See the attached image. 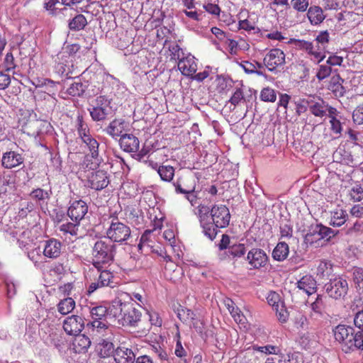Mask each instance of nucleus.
<instances>
[{"label": "nucleus", "instance_id": "nucleus-58", "mask_svg": "<svg viewBox=\"0 0 363 363\" xmlns=\"http://www.w3.org/2000/svg\"><path fill=\"white\" fill-rule=\"evenodd\" d=\"M280 233L281 238H291L293 234V228L289 222H282L280 224Z\"/></svg>", "mask_w": 363, "mask_h": 363}, {"label": "nucleus", "instance_id": "nucleus-44", "mask_svg": "<svg viewBox=\"0 0 363 363\" xmlns=\"http://www.w3.org/2000/svg\"><path fill=\"white\" fill-rule=\"evenodd\" d=\"M2 66L4 71L7 72L13 71L16 67V64L12 52H9L6 53Z\"/></svg>", "mask_w": 363, "mask_h": 363}, {"label": "nucleus", "instance_id": "nucleus-30", "mask_svg": "<svg viewBox=\"0 0 363 363\" xmlns=\"http://www.w3.org/2000/svg\"><path fill=\"white\" fill-rule=\"evenodd\" d=\"M307 16L313 25L320 24L325 18L323 9L318 6H311L308 10Z\"/></svg>", "mask_w": 363, "mask_h": 363}, {"label": "nucleus", "instance_id": "nucleus-24", "mask_svg": "<svg viewBox=\"0 0 363 363\" xmlns=\"http://www.w3.org/2000/svg\"><path fill=\"white\" fill-rule=\"evenodd\" d=\"M62 243L56 239L52 238L45 241L43 255L50 259L60 257L62 250Z\"/></svg>", "mask_w": 363, "mask_h": 363}, {"label": "nucleus", "instance_id": "nucleus-37", "mask_svg": "<svg viewBox=\"0 0 363 363\" xmlns=\"http://www.w3.org/2000/svg\"><path fill=\"white\" fill-rule=\"evenodd\" d=\"M109 311V308H107L104 306H97L90 308L89 313L91 320L101 321L106 320V315Z\"/></svg>", "mask_w": 363, "mask_h": 363}, {"label": "nucleus", "instance_id": "nucleus-43", "mask_svg": "<svg viewBox=\"0 0 363 363\" xmlns=\"http://www.w3.org/2000/svg\"><path fill=\"white\" fill-rule=\"evenodd\" d=\"M260 99L265 102H274L277 99L274 89L270 87L264 88L260 92Z\"/></svg>", "mask_w": 363, "mask_h": 363}, {"label": "nucleus", "instance_id": "nucleus-53", "mask_svg": "<svg viewBox=\"0 0 363 363\" xmlns=\"http://www.w3.org/2000/svg\"><path fill=\"white\" fill-rule=\"evenodd\" d=\"M30 196L36 201H44L50 198V194L47 191L38 188L32 191Z\"/></svg>", "mask_w": 363, "mask_h": 363}, {"label": "nucleus", "instance_id": "nucleus-38", "mask_svg": "<svg viewBox=\"0 0 363 363\" xmlns=\"http://www.w3.org/2000/svg\"><path fill=\"white\" fill-rule=\"evenodd\" d=\"M87 25V20L82 14L75 16L69 23V28L72 30L79 31L83 30Z\"/></svg>", "mask_w": 363, "mask_h": 363}, {"label": "nucleus", "instance_id": "nucleus-23", "mask_svg": "<svg viewBox=\"0 0 363 363\" xmlns=\"http://www.w3.org/2000/svg\"><path fill=\"white\" fill-rule=\"evenodd\" d=\"M177 65L182 74L186 77H192L197 70V65L194 61V57L192 56H187L180 59Z\"/></svg>", "mask_w": 363, "mask_h": 363}, {"label": "nucleus", "instance_id": "nucleus-60", "mask_svg": "<svg viewBox=\"0 0 363 363\" xmlns=\"http://www.w3.org/2000/svg\"><path fill=\"white\" fill-rule=\"evenodd\" d=\"M11 82V76L4 71H0V90H5L10 85Z\"/></svg>", "mask_w": 363, "mask_h": 363}, {"label": "nucleus", "instance_id": "nucleus-22", "mask_svg": "<svg viewBox=\"0 0 363 363\" xmlns=\"http://www.w3.org/2000/svg\"><path fill=\"white\" fill-rule=\"evenodd\" d=\"M113 357L116 363H134L135 360L133 351L124 346H119L116 349Z\"/></svg>", "mask_w": 363, "mask_h": 363}, {"label": "nucleus", "instance_id": "nucleus-14", "mask_svg": "<svg viewBox=\"0 0 363 363\" xmlns=\"http://www.w3.org/2000/svg\"><path fill=\"white\" fill-rule=\"evenodd\" d=\"M88 186L96 191L105 189L109 184V177L104 170H97L88 177Z\"/></svg>", "mask_w": 363, "mask_h": 363}, {"label": "nucleus", "instance_id": "nucleus-33", "mask_svg": "<svg viewBox=\"0 0 363 363\" xmlns=\"http://www.w3.org/2000/svg\"><path fill=\"white\" fill-rule=\"evenodd\" d=\"M289 253V245L285 242H279L272 252V257L277 261H284Z\"/></svg>", "mask_w": 363, "mask_h": 363}, {"label": "nucleus", "instance_id": "nucleus-56", "mask_svg": "<svg viewBox=\"0 0 363 363\" xmlns=\"http://www.w3.org/2000/svg\"><path fill=\"white\" fill-rule=\"evenodd\" d=\"M352 119L354 123L363 124V105L358 106L352 113Z\"/></svg>", "mask_w": 363, "mask_h": 363}, {"label": "nucleus", "instance_id": "nucleus-13", "mask_svg": "<svg viewBox=\"0 0 363 363\" xmlns=\"http://www.w3.org/2000/svg\"><path fill=\"white\" fill-rule=\"evenodd\" d=\"M84 319L77 315L67 317L63 321V329L67 335H74L80 333L84 328Z\"/></svg>", "mask_w": 363, "mask_h": 363}, {"label": "nucleus", "instance_id": "nucleus-8", "mask_svg": "<svg viewBox=\"0 0 363 363\" xmlns=\"http://www.w3.org/2000/svg\"><path fill=\"white\" fill-rule=\"evenodd\" d=\"M325 290L330 297L336 300L340 299L347 295L348 284L345 279L337 277L325 284Z\"/></svg>", "mask_w": 363, "mask_h": 363}, {"label": "nucleus", "instance_id": "nucleus-34", "mask_svg": "<svg viewBox=\"0 0 363 363\" xmlns=\"http://www.w3.org/2000/svg\"><path fill=\"white\" fill-rule=\"evenodd\" d=\"M75 308V301L71 297L65 298L57 304V311L62 315L71 313Z\"/></svg>", "mask_w": 363, "mask_h": 363}, {"label": "nucleus", "instance_id": "nucleus-50", "mask_svg": "<svg viewBox=\"0 0 363 363\" xmlns=\"http://www.w3.org/2000/svg\"><path fill=\"white\" fill-rule=\"evenodd\" d=\"M273 309L275 311L276 315L280 322H286L289 318V313L284 306V302L279 305L278 307H275Z\"/></svg>", "mask_w": 363, "mask_h": 363}, {"label": "nucleus", "instance_id": "nucleus-54", "mask_svg": "<svg viewBox=\"0 0 363 363\" xmlns=\"http://www.w3.org/2000/svg\"><path fill=\"white\" fill-rule=\"evenodd\" d=\"M176 337H177V340L174 353L178 357H184L186 356L187 353L182 345L180 333H179L178 328H177V333L176 334Z\"/></svg>", "mask_w": 363, "mask_h": 363}, {"label": "nucleus", "instance_id": "nucleus-10", "mask_svg": "<svg viewBox=\"0 0 363 363\" xmlns=\"http://www.w3.org/2000/svg\"><path fill=\"white\" fill-rule=\"evenodd\" d=\"M98 271L100 272V274L97 279L96 281L91 283L88 287L87 292L89 294L94 293L96 290L101 288H113L115 286V277L112 272L103 269Z\"/></svg>", "mask_w": 363, "mask_h": 363}, {"label": "nucleus", "instance_id": "nucleus-52", "mask_svg": "<svg viewBox=\"0 0 363 363\" xmlns=\"http://www.w3.org/2000/svg\"><path fill=\"white\" fill-rule=\"evenodd\" d=\"M267 301L269 305L272 306V308L278 307L283 302L279 294L275 291L269 293L267 296Z\"/></svg>", "mask_w": 363, "mask_h": 363}, {"label": "nucleus", "instance_id": "nucleus-48", "mask_svg": "<svg viewBox=\"0 0 363 363\" xmlns=\"http://www.w3.org/2000/svg\"><path fill=\"white\" fill-rule=\"evenodd\" d=\"M245 101V99L244 96V93L242 90L240 88H237L235 91L233 92L232 96L229 99V102L236 106L241 103H244Z\"/></svg>", "mask_w": 363, "mask_h": 363}, {"label": "nucleus", "instance_id": "nucleus-36", "mask_svg": "<svg viewBox=\"0 0 363 363\" xmlns=\"http://www.w3.org/2000/svg\"><path fill=\"white\" fill-rule=\"evenodd\" d=\"M75 128L79 138L91 134L90 128L82 114H79L77 117Z\"/></svg>", "mask_w": 363, "mask_h": 363}, {"label": "nucleus", "instance_id": "nucleus-21", "mask_svg": "<svg viewBox=\"0 0 363 363\" xmlns=\"http://www.w3.org/2000/svg\"><path fill=\"white\" fill-rule=\"evenodd\" d=\"M121 149L127 152H136L139 150L138 138L133 134L125 133L120 138Z\"/></svg>", "mask_w": 363, "mask_h": 363}, {"label": "nucleus", "instance_id": "nucleus-6", "mask_svg": "<svg viewBox=\"0 0 363 363\" xmlns=\"http://www.w3.org/2000/svg\"><path fill=\"white\" fill-rule=\"evenodd\" d=\"M131 235L130 227L121 222L117 218H113L106 230V238L112 242H123Z\"/></svg>", "mask_w": 363, "mask_h": 363}, {"label": "nucleus", "instance_id": "nucleus-40", "mask_svg": "<svg viewBox=\"0 0 363 363\" xmlns=\"http://www.w3.org/2000/svg\"><path fill=\"white\" fill-rule=\"evenodd\" d=\"M340 77H333L329 84V89L334 93L336 96H342L345 93V88L340 83Z\"/></svg>", "mask_w": 363, "mask_h": 363}, {"label": "nucleus", "instance_id": "nucleus-17", "mask_svg": "<svg viewBox=\"0 0 363 363\" xmlns=\"http://www.w3.org/2000/svg\"><path fill=\"white\" fill-rule=\"evenodd\" d=\"M24 156L12 149L3 153L1 165L5 169H13L20 166L24 162Z\"/></svg>", "mask_w": 363, "mask_h": 363}, {"label": "nucleus", "instance_id": "nucleus-7", "mask_svg": "<svg viewBox=\"0 0 363 363\" xmlns=\"http://www.w3.org/2000/svg\"><path fill=\"white\" fill-rule=\"evenodd\" d=\"M294 43L299 50L305 51L310 59L316 64L320 63L325 58V51L323 50V48L319 47V45L315 42L295 39Z\"/></svg>", "mask_w": 363, "mask_h": 363}, {"label": "nucleus", "instance_id": "nucleus-25", "mask_svg": "<svg viewBox=\"0 0 363 363\" xmlns=\"http://www.w3.org/2000/svg\"><path fill=\"white\" fill-rule=\"evenodd\" d=\"M149 166L157 169L160 179L164 182H171L174 176V168L171 165L158 166L152 159L148 160Z\"/></svg>", "mask_w": 363, "mask_h": 363}, {"label": "nucleus", "instance_id": "nucleus-5", "mask_svg": "<svg viewBox=\"0 0 363 363\" xmlns=\"http://www.w3.org/2000/svg\"><path fill=\"white\" fill-rule=\"evenodd\" d=\"M80 139L89 151V153L84 157L83 165L89 169H94L100 164L99 157V143L91 134L86 135Z\"/></svg>", "mask_w": 363, "mask_h": 363}, {"label": "nucleus", "instance_id": "nucleus-2", "mask_svg": "<svg viewBox=\"0 0 363 363\" xmlns=\"http://www.w3.org/2000/svg\"><path fill=\"white\" fill-rule=\"evenodd\" d=\"M128 294L122 293L114 298L109 306V313L122 326H135L140 320L141 312L135 306L132 298L126 300Z\"/></svg>", "mask_w": 363, "mask_h": 363}, {"label": "nucleus", "instance_id": "nucleus-41", "mask_svg": "<svg viewBox=\"0 0 363 363\" xmlns=\"http://www.w3.org/2000/svg\"><path fill=\"white\" fill-rule=\"evenodd\" d=\"M350 199L353 202L361 201L363 199V187L359 184H356L350 191Z\"/></svg>", "mask_w": 363, "mask_h": 363}, {"label": "nucleus", "instance_id": "nucleus-62", "mask_svg": "<svg viewBox=\"0 0 363 363\" xmlns=\"http://www.w3.org/2000/svg\"><path fill=\"white\" fill-rule=\"evenodd\" d=\"M58 3V0H45L44 8L49 11L51 15H56L57 13L55 5Z\"/></svg>", "mask_w": 363, "mask_h": 363}, {"label": "nucleus", "instance_id": "nucleus-27", "mask_svg": "<svg viewBox=\"0 0 363 363\" xmlns=\"http://www.w3.org/2000/svg\"><path fill=\"white\" fill-rule=\"evenodd\" d=\"M72 342L73 350L76 353H85L91 345L89 337L84 334L74 335Z\"/></svg>", "mask_w": 363, "mask_h": 363}, {"label": "nucleus", "instance_id": "nucleus-63", "mask_svg": "<svg viewBox=\"0 0 363 363\" xmlns=\"http://www.w3.org/2000/svg\"><path fill=\"white\" fill-rule=\"evenodd\" d=\"M205 11L212 15L219 16L220 13V8L218 4L208 3L203 6Z\"/></svg>", "mask_w": 363, "mask_h": 363}, {"label": "nucleus", "instance_id": "nucleus-20", "mask_svg": "<svg viewBox=\"0 0 363 363\" xmlns=\"http://www.w3.org/2000/svg\"><path fill=\"white\" fill-rule=\"evenodd\" d=\"M173 184L177 194H186L195 191V180L192 177L179 178Z\"/></svg>", "mask_w": 363, "mask_h": 363}, {"label": "nucleus", "instance_id": "nucleus-1", "mask_svg": "<svg viewBox=\"0 0 363 363\" xmlns=\"http://www.w3.org/2000/svg\"><path fill=\"white\" fill-rule=\"evenodd\" d=\"M198 216L203 233L211 240L216 238L218 228H226L230 220V213L225 205H214L211 211L209 208L200 205L198 209Z\"/></svg>", "mask_w": 363, "mask_h": 363}, {"label": "nucleus", "instance_id": "nucleus-42", "mask_svg": "<svg viewBox=\"0 0 363 363\" xmlns=\"http://www.w3.org/2000/svg\"><path fill=\"white\" fill-rule=\"evenodd\" d=\"M246 248L244 244L233 245L228 248V256L233 258L241 257L245 254Z\"/></svg>", "mask_w": 363, "mask_h": 363}, {"label": "nucleus", "instance_id": "nucleus-39", "mask_svg": "<svg viewBox=\"0 0 363 363\" xmlns=\"http://www.w3.org/2000/svg\"><path fill=\"white\" fill-rule=\"evenodd\" d=\"M177 318L184 323H189L194 317L196 316L194 313L185 307L179 306L175 311Z\"/></svg>", "mask_w": 363, "mask_h": 363}, {"label": "nucleus", "instance_id": "nucleus-28", "mask_svg": "<svg viewBox=\"0 0 363 363\" xmlns=\"http://www.w3.org/2000/svg\"><path fill=\"white\" fill-rule=\"evenodd\" d=\"M310 112L316 117L323 118L327 116V103L322 99L318 101H306Z\"/></svg>", "mask_w": 363, "mask_h": 363}, {"label": "nucleus", "instance_id": "nucleus-46", "mask_svg": "<svg viewBox=\"0 0 363 363\" xmlns=\"http://www.w3.org/2000/svg\"><path fill=\"white\" fill-rule=\"evenodd\" d=\"M84 86L81 82H74L67 89V93L73 96H80L84 93Z\"/></svg>", "mask_w": 363, "mask_h": 363}, {"label": "nucleus", "instance_id": "nucleus-3", "mask_svg": "<svg viewBox=\"0 0 363 363\" xmlns=\"http://www.w3.org/2000/svg\"><path fill=\"white\" fill-rule=\"evenodd\" d=\"M117 246L106 237L97 240L91 249V264L101 270L115 260Z\"/></svg>", "mask_w": 363, "mask_h": 363}, {"label": "nucleus", "instance_id": "nucleus-61", "mask_svg": "<svg viewBox=\"0 0 363 363\" xmlns=\"http://www.w3.org/2000/svg\"><path fill=\"white\" fill-rule=\"evenodd\" d=\"M192 327L195 329V330L199 334H203L205 330V323L203 320L196 318L195 316L194 319L191 320Z\"/></svg>", "mask_w": 363, "mask_h": 363}, {"label": "nucleus", "instance_id": "nucleus-35", "mask_svg": "<svg viewBox=\"0 0 363 363\" xmlns=\"http://www.w3.org/2000/svg\"><path fill=\"white\" fill-rule=\"evenodd\" d=\"M79 222H66L62 223L59 226V230L64 235L77 236L79 232Z\"/></svg>", "mask_w": 363, "mask_h": 363}, {"label": "nucleus", "instance_id": "nucleus-19", "mask_svg": "<svg viewBox=\"0 0 363 363\" xmlns=\"http://www.w3.org/2000/svg\"><path fill=\"white\" fill-rule=\"evenodd\" d=\"M335 235L336 233H335V231L330 228L325 226L322 224H317L313 233L306 234V240L308 242H313V237L315 235H318V240L326 239L328 241Z\"/></svg>", "mask_w": 363, "mask_h": 363}, {"label": "nucleus", "instance_id": "nucleus-57", "mask_svg": "<svg viewBox=\"0 0 363 363\" xmlns=\"http://www.w3.org/2000/svg\"><path fill=\"white\" fill-rule=\"evenodd\" d=\"M230 315L235 321L239 324L244 325L246 322V318L241 311L237 307L233 308V311H230Z\"/></svg>", "mask_w": 363, "mask_h": 363}, {"label": "nucleus", "instance_id": "nucleus-4", "mask_svg": "<svg viewBox=\"0 0 363 363\" xmlns=\"http://www.w3.org/2000/svg\"><path fill=\"white\" fill-rule=\"evenodd\" d=\"M333 334L345 352L363 350V332L354 333L352 327L339 324L333 329Z\"/></svg>", "mask_w": 363, "mask_h": 363}, {"label": "nucleus", "instance_id": "nucleus-9", "mask_svg": "<svg viewBox=\"0 0 363 363\" xmlns=\"http://www.w3.org/2000/svg\"><path fill=\"white\" fill-rule=\"evenodd\" d=\"M108 105V100L105 96H99L94 101L88 111L90 113L91 119L94 121H104L108 115L106 107Z\"/></svg>", "mask_w": 363, "mask_h": 363}, {"label": "nucleus", "instance_id": "nucleus-55", "mask_svg": "<svg viewBox=\"0 0 363 363\" xmlns=\"http://www.w3.org/2000/svg\"><path fill=\"white\" fill-rule=\"evenodd\" d=\"M291 4L293 9L298 12L306 11L309 5L308 0H291Z\"/></svg>", "mask_w": 363, "mask_h": 363}, {"label": "nucleus", "instance_id": "nucleus-31", "mask_svg": "<svg viewBox=\"0 0 363 363\" xmlns=\"http://www.w3.org/2000/svg\"><path fill=\"white\" fill-rule=\"evenodd\" d=\"M333 265L330 260H320L317 266V276L320 279L329 277L333 274Z\"/></svg>", "mask_w": 363, "mask_h": 363}, {"label": "nucleus", "instance_id": "nucleus-12", "mask_svg": "<svg viewBox=\"0 0 363 363\" xmlns=\"http://www.w3.org/2000/svg\"><path fill=\"white\" fill-rule=\"evenodd\" d=\"M285 54L283 50L279 48L271 49L264 58V64L271 72L285 64Z\"/></svg>", "mask_w": 363, "mask_h": 363}, {"label": "nucleus", "instance_id": "nucleus-26", "mask_svg": "<svg viewBox=\"0 0 363 363\" xmlns=\"http://www.w3.org/2000/svg\"><path fill=\"white\" fill-rule=\"evenodd\" d=\"M297 288L302 290L307 295H311L316 291L317 284L315 279L311 275H305L296 282Z\"/></svg>", "mask_w": 363, "mask_h": 363}, {"label": "nucleus", "instance_id": "nucleus-51", "mask_svg": "<svg viewBox=\"0 0 363 363\" xmlns=\"http://www.w3.org/2000/svg\"><path fill=\"white\" fill-rule=\"evenodd\" d=\"M278 363H301L299 357L296 353L288 354L286 355H279Z\"/></svg>", "mask_w": 363, "mask_h": 363}, {"label": "nucleus", "instance_id": "nucleus-15", "mask_svg": "<svg viewBox=\"0 0 363 363\" xmlns=\"http://www.w3.org/2000/svg\"><path fill=\"white\" fill-rule=\"evenodd\" d=\"M87 212V203L84 201L79 199L71 203L67 210V215L74 222L80 223Z\"/></svg>", "mask_w": 363, "mask_h": 363}, {"label": "nucleus", "instance_id": "nucleus-45", "mask_svg": "<svg viewBox=\"0 0 363 363\" xmlns=\"http://www.w3.org/2000/svg\"><path fill=\"white\" fill-rule=\"evenodd\" d=\"M40 121L38 119H30L24 125V128L28 131V134H38L40 132Z\"/></svg>", "mask_w": 363, "mask_h": 363}, {"label": "nucleus", "instance_id": "nucleus-18", "mask_svg": "<svg viewBox=\"0 0 363 363\" xmlns=\"http://www.w3.org/2000/svg\"><path fill=\"white\" fill-rule=\"evenodd\" d=\"M128 123L123 118H115L106 128V133L114 139L121 138L123 133L128 130Z\"/></svg>", "mask_w": 363, "mask_h": 363}, {"label": "nucleus", "instance_id": "nucleus-64", "mask_svg": "<svg viewBox=\"0 0 363 363\" xmlns=\"http://www.w3.org/2000/svg\"><path fill=\"white\" fill-rule=\"evenodd\" d=\"M311 309L313 312L321 314L323 309V301L320 296H318L315 301L311 303Z\"/></svg>", "mask_w": 363, "mask_h": 363}, {"label": "nucleus", "instance_id": "nucleus-32", "mask_svg": "<svg viewBox=\"0 0 363 363\" xmlns=\"http://www.w3.org/2000/svg\"><path fill=\"white\" fill-rule=\"evenodd\" d=\"M348 215L343 209H336L332 212L330 224L334 227H340L345 223Z\"/></svg>", "mask_w": 363, "mask_h": 363}, {"label": "nucleus", "instance_id": "nucleus-59", "mask_svg": "<svg viewBox=\"0 0 363 363\" xmlns=\"http://www.w3.org/2000/svg\"><path fill=\"white\" fill-rule=\"evenodd\" d=\"M331 71V67L329 65H322L319 67L316 74V77L319 80H323L330 74Z\"/></svg>", "mask_w": 363, "mask_h": 363}, {"label": "nucleus", "instance_id": "nucleus-47", "mask_svg": "<svg viewBox=\"0 0 363 363\" xmlns=\"http://www.w3.org/2000/svg\"><path fill=\"white\" fill-rule=\"evenodd\" d=\"M330 35L328 30L321 31L315 38L314 42L319 45V47H323V50L326 52L327 45L329 43Z\"/></svg>", "mask_w": 363, "mask_h": 363}, {"label": "nucleus", "instance_id": "nucleus-49", "mask_svg": "<svg viewBox=\"0 0 363 363\" xmlns=\"http://www.w3.org/2000/svg\"><path fill=\"white\" fill-rule=\"evenodd\" d=\"M353 279L354 284H356V287L359 289V290H362V293H363V269L360 267H356L354 269L353 272Z\"/></svg>", "mask_w": 363, "mask_h": 363}, {"label": "nucleus", "instance_id": "nucleus-11", "mask_svg": "<svg viewBox=\"0 0 363 363\" xmlns=\"http://www.w3.org/2000/svg\"><path fill=\"white\" fill-rule=\"evenodd\" d=\"M86 329L91 335L99 339L104 337L111 339L113 335L112 330L106 320H91L86 323Z\"/></svg>", "mask_w": 363, "mask_h": 363}, {"label": "nucleus", "instance_id": "nucleus-29", "mask_svg": "<svg viewBox=\"0 0 363 363\" xmlns=\"http://www.w3.org/2000/svg\"><path fill=\"white\" fill-rule=\"evenodd\" d=\"M97 351L99 357L101 358L110 357L114 351L113 344L111 342V339L102 338L101 341L98 344Z\"/></svg>", "mask_w": 363, "mask_h": 363}, {"label": "nucleus", "instance_id": "nucleus-16", "mask_svg": "<svg viewBox=\"0 0 363 363\" xmlns=\"http://www.w3.org/2000/svg\"><path fill=\"white\" fill-rule=\"evenodd\" d=\"M247 259L253 269H259L265 267L269 261L266 252L259 248H252L247 255Z\"/></svg>", "mask_w": 363, "mask_h": 363}]
</instances>
